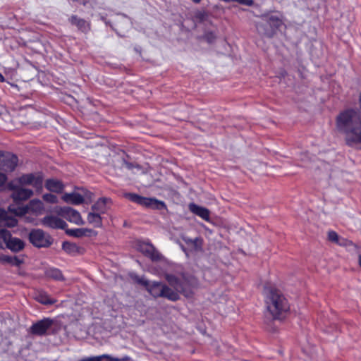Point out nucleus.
Returning <instances> with one entry per match:
<instances>
[{"label":"nucleus","mask_w":361,"mask_h":361,"mask_svg":"<svg viewBox=\"0 0 361 361\" xmlns=\"http://www.w3.org/2000/svg\"><path fill=\"white\" fill-rule=\"evenodd\" d=\"M57 212L66 220L76 225H83L85 224L80 213L71 207H61Z\"/></svg>","instance_id":"nucleus-11"},{"label":"nucleus","mask_w":361,"mask_h":361,"mask_svg":"<svg viewBox=\"0 0 361 361\" xmlns=\"http://www.w3.org/2000/svg\"><path fill=\"white\" fill-rule=\"evenodd\" d=\"M183 240L188 245V248L190 251H198L202 248V240L199 238L191 239L188 237H183Z\"/></svg>","instance_id":"nucleus-19"},{"label":"nucleus","mask_w":361,"mask_h":361,"mask_svg":"<svg viewBox=\"0 0 361 361\" xmlns=\"http://www.w3.org/2000/svg\"><path fill=\"white\" fill-rule=\"evenodd\" d=\"M263 293L269 312L274 318L281 319L289 310L286 299L279 290L271 287H265Z\"/></svg>","instance_id":"nucleus-3"},{"label":"nucleus","mask_w":361,"mask_h":361,"mask_svg":"<svg viewBox=\"0 0 361 361\" xmlns=\"http://www.w3.org/2000/svg\"><path fill=\"white\" fill-rule=\"evenodd\" d=\"M45 186L47 190L54 192H61L63 188L61 182L55 179L47 180Z\"/></svg>","instance_id":"nucleus-21"},{"label":"nucleus","mask_w":361,"mask_h":361,"mask_svg":"<svg viewBox=\"0 0 361 361\" xmlns=\"http://www.w3.org/2000/svg\"><path fill=\"white\" fill-rule=\"evenodd\" d=\"M62 247L63 250L68 253H74L77 251L76 245L69 242H64L62 245Z\"/></svg>","instance_id":"nucleus-31"},{"label":"nucleus","mask_w":361,"mask_h":361,"mask_svg":"<svg viewBox=\"0 0 361 361\" xmlns=\"http://www.w3.org/2000/svg\"><path fill=\"white\" fill-rule=\"evenodd\" d=\"M336 130L344 136L348 145L361 147V111L347 109L336 118Z\"/></svg>","instance_id":"nucleus-1"},{"label":"nucleus","mask_w":361,"mask_h":361,"mask_svg":"<svg viewBox=\"0 0 361 361\" xmlns=\"http://www.w3.org/2000/svg\"><path fill=\"white\" fill-rule=\"evenodd\" d=\"M0 224L8 228H13L17 226L18 220L8 216V213L0 208Z\"/></svg>","instance_id":"nucleus-14"},{"label":"nucleus","mask_w":361,"mask_h":361,"mask_svg":"<svg viewBox=\"0 0 361 361\" xmlns=\"http://www.w3.org/2000/svg\"><path fill=\"white\" fill-rule=\"evenodd\" d=\"M91 232V230L87 228H74V229H68L66 231V233L73 237H82L86 235L87 233Z\"/></svg>","instance_id":"nucleus-28"},{"label":"nucleus","mask_w":361,"mask_h":361,"mask_svg":"<svg viewBox=\"0 0 361 361\" xmlns=\"http://www.w3.org/2000/svg\"><path fill=\"white\" fill-rule=\"evenodd\" d=\"M29 240L34 246L37 247H49L52 243L50 235L41 229L32 230L29 234Z\"/></svg>","instance_id":"nucleus-6"},{"label":"nucleus","mask_w":361,"mask_h":361,"mask_svg":"<svg viewBox=\"0 0 361 361\" xmlns=\"http://www.w3.org/2000/svg\"><path fill=\"white\" fill-rule=\"evenodd\" d=\"M45 276L47 278L52 279L58 281H63L64 279L61 271L56 268H49L45 271Z\"/></svg>","instance_id":"nucleus-25"},{"label":"nucleus","mask_w":361,"mask_h":361,"mask_svg":"<svg viewBox=\"0 0 361 361\" xmlns=\"http://www.w3.org/2000/svg\"><path fill=\"white\" fill-rule=\"evenodd\" d=\"M359 264L361 267V255L359 256Z\"/></svg>","instance_id":"nucleus-40"},{"label":"nucleus","mask_w":361,"mask_h":361,"mask_svg":"<svg viewBox=\"0 0 361 361\" xmlns=\"http://www.w3.org/2000/svg\"><path fill=\"white\" fill-rule=\"evenodd\" d=\"M165 278L170 286H162L159 296L170 300L176 301L179 299V293L185 297L190 298L198 287V281L192 275L165 274Z\"/></svg>","instance_id":"nucleus-2"},{"label":"nucleus","mask_w":361,"mask_h":361,"mask_svg":"<svg viewBox=\"0 0 361 361\" xmlns=\"http://www.w3.org/2000/svg\"><path fill=\"white\" fill-rule=\"evenodd\" d=\"M52 324L53 321L49 318L42 319L31 326V333L38 336L44 335Z\"/></svg>","instance_id":"nucleus-13"},{"label":"nucleus","mask_w":361,"mask_h":361,"mask_svg":"<svg viewBox=\"0 0 361 361\" xmlns=\"http://www.w3.org/2000/svg\"><path fill=\"white\" fill-rule=\"evenodd\" d=\"M41 223L43 226L46 227L55 229H64L67 226V224L66 223V221L53 215H47L44 216L41 220Z\"/></svg>","instance_id":"nucleus-12"},{"label":"nucleus","mask_w":361,"mask_h":361,"mask_svg":"<svg viewBox=\"0 0 361 361\" xmlns=\"http://www.w3.org/2000/svg\"><path fill=\"white\" fill-rule=\"evenodd\" d=\"M328 238H329V240H331L332 242L340 243L338 242L339 237L335 231H329L328 233Z\"/></svg>","instance_id":"nucleus-33"},{"label":"nucleus","mask_w":361,"mask_h":361,"mask_svg":"<svg viewBox=\"0 0 361 361\" xmlns=\"http://www.w3.org/2000/svg\"><path fill=\"white\" fill-rule=\"evenodd\" d=\"M43 200L49 203H56L57 197L56 195L52 194H44L43 195Z\"/></svg>","instance_id":"nucleus-32"},{"label":"nucleus","mask_w":361,"mask_h":361,"mask_svg":"<svg viewBox=\"0 0 361 361\" xmlns=\"http://www.w3.org/2000/svg\"><path fill=\"white\" fill-rule=\"evenodd\" d=\"M283 25L280 14L272 13L262 17L260 22L257 24V32L263 36L271 37Z\"/></svg>","instance_id":"nucleus-5"},{"label":"nucleus","mask_w":361,"mask_h":361,"mask_svg":"<svg viewBox=\"0 0 361 361\" xmlns=\"http://www.w3.org/2000/svg\"><path fill=\"white\" fill-rule=\"evenodd\" d=\"M22 186L16 185L14 182L8 183V188L13 190L11 197L14 201L26 200L33 195L32 190L24 188Z\"/></svg>","instance_id":"nucleus-9"},{"label":"nucleus","mask_w":361,"mask_h":361,"mask_svg":"<svg viewBox=\"0 0 361 361\" xmlns=\"http://www.w3.org/2000/svg\"><path fill=\"white\" fill-rule=\"evenodd\" d=\"M62 200L66 203L76 205L84 202L83 196L78 192L65 193L62 196Z\"/></svg>","instance_id":"nucleus-16"},{"label":"nucleus","mask_w":361,"mask_h":361,"mask_svg":"<svg viewBox=\"0 0 361 361\" xmlns=\"http://www.w3.org/2000/svg\"><path fill=\"white\" fill-rule=\"evenodd\" d=\"M159 209L161 208V207H164L165 206V204L163 202L159 201Z\"/></svg>","instance_id":"nucleus-38"},{"label":"nucleus","mask_w":361,"mask_h":361,"mask_svg":"<svg viewBox=\"0 0 361 361\" xmlns=\"http://www.w3.org/2000/svg\"><path fill=\"white\" fill-rule=\"evenodd\" d=\"M107 199H99L92 207V210L100 214H104L107 211Z\"/></svg>","instance_id":"nucleus-23"},{"label":"nucleus","mask_w":361,"mask_h":361,"mask_svg":"<svg viewBox=\"0 0 361 361\" xmlns=\"http://www.w3.org/2000/svg\"><path fill=\"white\" fill-rule=\"evenodd\" d=\"M109 357L111 358L110 361H128L130 360V357L126 355L121 358L114 357L109 355Z\"/></svg>","instance_id":"nucleus-34"},{"label":"nucleus","mask_w":361,"mask_h":361,"mask_svg":"<svg viewBox=\"0 0 361 361\" xmlns=\"http://www.w3.org/2000/svg\"><path fill=\"white\" fill-rule=\"evenodd\" d=\"M140 250L145 255L148 256L152 261L155 262L157 260L158 257L156 254L155 249L149 243H142L140 245Z\"/></svg>","instance_id":"nucleus-17"},{"label":"nucleus","mask_w":361,"mask_h":361,"mask_svg":"<svg viewBox=\"0 0 361 361\" xmlns=\"http://www.w3.org/2000/svg\"><path fill=\"white\" fill-rule=\"evenodd\" d=\"M17 181L20 185L32 186L37 192H41L43 186V176L40 173L23 175Z\"/></svg>","instance_id":"nucleus-7"},{"label":"nucleus","mask_w":361,"mask_h":361,"mask_svg":"<svg viewBox=\"0 0 361 361\" xmlns=\"http://www.w3.org/2000/svg\"><path fill=\"white\" fill-rule=\"evenodd\" d=\"M8 211L16 216L23 218L25 222L37 225L36 217L44 212V206L41 200L33 199L24 206L10 205Z\"/></svg>","instance_id":"nucleus-4"},{"label":"nucleus","mask_w":361,"mask_h":361,"mask_svg":"<svg viewBox=\"0 0 361 361\" xmlns=\"http://www.w3.org/2000/svg\"><path fill=\"white\" fill-rule=\"evenodd\" d=\"M70 20L73 25H76L78 29L82 31H86L88 29V23L83 19L78 18L77 16H73L71 18Z\"/></svg>","instance_id":"nucleus-27"},{"label":"nucleus","mask_w":361,"mask_h":361,"mask_svg":"<svg viewBox=\"0 0 361 361\" xmlns=\"http://www.w3.org/2000/svg\"><path fill=\"white\" fill-rule=\"evenodd\" d=\"M11 236V233L6 229H0V247L6 246Z\"/></svg>","instance_id":"nucleus-29"},{"label":"nucleus","mask_w":361,"mask_h":361,"mask_svg":"<svg viewBox=\"0 0 361 361\" xmlns=\"http://www.w3.org/2000/svg\"><path fill=\"white\" fill-rule=\"evenodd\" d=\"M189 209L193 214L197 215L205 221L209 220V211L204 207H200L196 204L190 203L189 204Z\"/></svg>","instance_id":"nucleus-15"},{"label":"nucleus","mask_w":361,"mask_h":361,"mask_svg":"<svg viewBox=\"0 0 361 361\" xmlns=\"http://www.w3.org/2000/svg\"><path fill=\"white\" fill-rule=\"evenodd\" d=\"M130 201L148 209L158 208V200L140 196L135 193H127L125 195Z\"/></svg>","instance_id":"nucleus-10"},{"label":"nucleus","mask_w":361,"mask_h":361,"mask_svg":"<svg viewBox=\"0 0 361 361\" xmlns=\"http://www.w3.org/2000/svg\"><path fill=\"white\" fill-rule=\"evenodd\" d=\"M193 2L198 4L201 1V0H192Z\"/></svg>","instance_id":"nucleus-39"},{"label":"nucleus","mask_w":361,"mask_h":361,"mask_svg":"<svg viewBox=\"0 0 361 361\" xmlns=\"http://www.w3.org/2000/svg\"><path fill=\"white\" fill-rule=\"evenodd\" d=\"M35 299L44 305H52L56 302V300L51 298L47 293L42 291L36 293Z\"/></svg>","instance_id":"nucleus-24"},{"label":"nucleus","mask_w":361,"mask_h":361,"mask_svg":"<svg viewBox=\"0 0 361 361\" xmlns=\"http://www.w3.org/2000/svg\"><path fill=\"white\" fill-rule=\"evenodd\" d=\"M24 246L25 244L22 240L18 238H13L12 236H11L7 245H6L7 248L13 252H19L24 248Z\"/></svg>","instance_id":"nucleus-18"},{"label":"nucleus","mask_w":361,"mask_h":361,"mask_svg":"<svg viewBox=\"0 0 361 361\" xmlns=\"http://www.w3.org/2000/svg\"><path fill=\"white\" fill-rule=\"evenodd\" d=\"M7 178L5 174L0 173V186L4 185L6 180Z\"/></svg>","instance_id":"nucleus-36"},{"label":"nucleus","mask_w":361,"mask_h":361,"mask_svg":"<svg viewBox=\"0 0 361 361\" xmlns=\"http://www.w3.org/2000/svg\"><path fill=\"white\" fill-rule=\"evenodd\" d=\"M18 164V157L10 152H0V169L12 171Z\"/></svg>","instance_id":"nucleus-8"},{"label":"nucleus","mask_w":361,"mask_h":361,"mask_svg":"<svg viewBox=\"0 0 361 361\" xmlns=\"http://www.w3.org/2000/svg\"><path fill=\"white\" fill-rule=\"evenodd\" d=\"M4 77L3 76V75L0 73V82H4Z\"/></svg>","instance_id":"nucleus-37"},{"label":"nucleus","mask_w":361,"mask_h":361,"mask_svg":"<svg viewBox=\"0 0 361 361\" xmlns=\"http://www.w3.org/2000/svg\"><path fill=\"white\" fill-rule=\"evenodd\" d=\"M234 1L246 6H252L254 3L253 0H234Z\"/></svg>","instance_id":"nucleus-35"},{"label":"nucleus","mask_w":361,"mask_h":361,"mask_svg":"<svg viewBox=\"0 0 361 361\" xmlns=\"http://www.w3.org/2000/svg\"><path fill=\"white\" fill-rule=\"evenodd\" d=\"M137 281L139 283L145 286L147 288V290L152 295L157 297V290L158 288V283L154 282L153 284L151 286L149 281L147 280L145 277L137 278Z\"/></svg>","instance_id":"nucleus-22"},{"label":"nucleus","mask_w":361,"mask_h":361,"mask_svg":"<svg viewBox=\"0 0 361 361\" xmlns=\"http://www.w3.org/2000/svg\"><path fill=\"white\" fill-rule=\"evenodd\" d=\"M111 358L109 357V355L103 354L98 356H91L83 357L79 361H110Z\"/></svg>","instance_id":"nucleus-30"},{"label":"nucleus","mask_w":361,"mask_h":361,"mask_svg":"<svg viewBox=\"0 0 361 361\" xmlns=\"http://www.w3.org/2000/svg\"><path fill=\"white\" fill-rule=\"evenodd\" d=\"M0 260L3 263L8 264L14 267H20L23 262V259L19 258L18 257L9 256L6 255H0Z\"/></svg>","instance_id":"nucleus-20"},{"label":"nucleus","mask_w":361,"mask_h":361,"mask_svg":"<svg viewBox=\"0 0 361 361\" xmlns=\"http://www.w3.org/2000/svg\"><path fill=\"white\" fill-rule=\"evenodd\" d=\"M101 214L94 212H90L87 216V221L90 224H92L94 227L102 226V218Z\"/></svg>","instance_id":"nucleus-26"}]
</instances>
